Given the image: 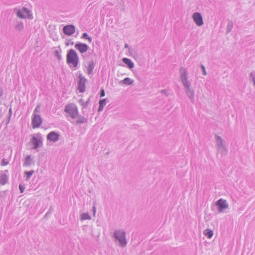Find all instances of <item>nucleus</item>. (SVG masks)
<instances>
[{
	"label": "nucleus",
	"instance_id": "obj_20",
	"mask_svg": "<svg viewBox=\"0 0 255 255\" xmlns=\"http://www.w3.org/2000/svg\"><path fill=\"white\" fill-rule=\"evenodd\" d=\"M134 82L133 80L131 79L130 78L128 77H127L123 79V80H121L120 82V84H125L126 85H130L133 84Z\"/></svg>",
	"mask_w": 255,
	"mask_h": 255
},
{
	"label": "nucleus",
	"instance_id": "obj_9",
	"mask_svg": "<svg viewBox=\"0 0 255 255\" xmlns=\"http://www.w3.org/2000/svg\"><path fill=\"white\" fill-rule=\"evenodd\" d=\"M33 117L32 118V126L33 128H39L42 123V119L41 116L39 115H37L36 114H33Z\"/></svg>",
	"mask_w": 255,
	"mask_h": 255
},
{
	"label": "nucleus",
	"instance_id": "obj_6",
	"mask_svg": "<svg viewBox=\"0 0 255 255\" xmlns=\"http://www.w3.org/2000/svg\"><path fill=\"white\" fill-rule=\"evenodd\" d=\"M78 78L77 90L80 93H84L86 90L85 85L87 80L81 73L79 74Z\"/></svg>",
	"mask_w": 255,
	"mask_h": 255
},
{
	"label": "nucleus",
	"instance_id": "obj_24",
	"mask_svg": "<svg viewBox=\"0 0 255 255\" xmlns=\"http://www.w3.org/2000/svg\"><path fill=\"white\" fill-rule=\"evenodd\" d=\"M203 234L208 238L211 239L213 236V231L211 229H207L204 231Z\"/></svg>",
	"mask_w": 255,
	"mask_h": 255
},
{
	"label": "nucleus",
	"instance_id": "obj_47",
	"mask_svg": "<svg viewBox=\"0 0 255 255\" xmlns=\"http://www.w3.org/2000/svg\"><path fill=\"white\" fill-rule=\"evenodd\" d=\"M10 119H8V118H7V120L6 121V125H7V124L9 123Z\"/></svg>",
	"mask_w": 255,
	"mask_h": 255
},
{
	"label": "nucleus",
	"instance_id": "obj_41",
	"mask_svg": "<svg viewBox=\"0 0 255 255\" xmlns=\"http://www.w3.org/2000/svg\"><path fill=\"white\" fill-rule=\"evenodd\" d=\"M3 95V90L1 87H0V98Z\"/></svg>",
	"mask_w": 255,
	"mask_h": 255
},
{
	"label": "nucleus",
	"instance_id": "obj_49",
	"mask_svg": "<svg viewBox=\"0 0 255 255\" xmlns=\"http://www.w3.org/2000/svg\"><path fill=\"white\" fill-rule=\"evenodd\" d=\"M252 79H253V81H254V83H255V77H253V78H252Z\"/></svg>",
	"mask_w": 255,
	"mask_h": 255
},
{
	"label": "nucleus",
	"instance_id": "obj_44",
	"mask_svg": "<svg viewBox=\"0 0 255 255\" xmlns=\"http://www.w3.org/2000/svg\"><path fill=\"white\" fill-rule=\"evenodd\" d=\"M125 48H129V47L127 43H126L125 44Z\"/></svg>",
	"mask_w": 255,
	"mask_h": 255
},
{
	"label": "nucleus",
	"instance_id": "obj_29",
	"mask_svg": "<svg viewBox=\"0 0 255 255\" xmlns=\"http://www.w3.org/2000/svg\"><path fill=\"white\" fill-rule=\"evenodd\" d=\"M16 14L17 17L20 18H25L27 16L25 15V14L20 10H17L16 12Z\"/></svg>",
	"mask_w": 255,
	"mask_h": 255
},
{
	"label": "nucleus",
	"instance_id": "obj_5",
	"mask_svg": "<svg viewBox=\"0 0 255 255\" xmlns=\"http://www.w3.org/2000/svg\"><path fill=\"white\" fill-rule=\"evenodd\" d=\"M30 142L33 145V149H37L42 146V137L40 133L36 134V136H33L30 139Z\"/></svg>",
	"mask_w": 255,
	"mask_h": 255
},
{
	"label": "nucleus",
	"instance_id": "obj_39",
	"mask_svg": "<svg viewBox=\"0 0 255 255\" xmlns=\"http://www.w3.org/2000/svg\"><path fill=\"white\" fill-rule=\"evenodd\" d=\"M104 107V106L99 105L98 111L99 112L102 111L103 110Z\"/></svg>",
	"mask_w": 255,
	"mask_h": 255
},
{
	"label": "nucleus",
	"instance_id": "obj_35",
	"mask_svg": "<svg viewBox=\"0 0 255 255\" xmlns=\"http://www.w3.org/2000/svg\"><path fill=\"white\" fill-rule=\"evenodd\" d=\"M100 95L101 97H103L105 96V92L103 89H101L100 92Z\"/></svg>",
	"mask_w": 255,
	"mask_h": 255
},
{
	"label": "nucleus",
	"instance_id": "obj_27",
	"mask_svg": "<svg viewBox=\"0 0 255 255\" xmlns=\"http://www.w3.org/2000/svg\"><path fill=\"white\" fill-rule=\"evenodd\" d=\"M34 170H31L29 171H25L24 172V175L26 176V180L28 181L34 173Z\"/></svg>",
	"mask_w": 255,
	"mask_h": 255
},
{
	"label": "nucleus",
	"instance_id": "obj_30",
	"mask_svg": "<svg viewBox=\"0 0 255 255\" xmlns=\"http://www.w3.org/2000/svg\"><path fill=\"white\" fill-rule=\"evenodd\" d=\"M109 102V100L106 98V99H101L100 100L99 102V104L100 105H101V106H105L106 104V102Z\"/></svg>",
	"mask_w": 255,
	"mask_h": 255
},
{
	"label": "nucleus",
	"instance_id": "obj_40",
	"mask_svg": "<svg viewBox=\"0 0 255 255\" xmlns=\"http://www.w3.org/2000/svg\"><path fill=\"white\" fill-rule=\"evenodd\" d=\"M65 44H66V45L67 46L69 45V44L73 45L74 44V42L73 41H71L70 40H69Z\"/></svg>",
	"mask_w": 255,
	"mask_h": 255
},
{
	"label": "nucleus",
	"instance_id": "obj_11",
	"mask_svg": "<svg viewBox=\"0 0 255 255\" xmlns=\"http://www.w3.org/2000/svg\"><path fill=\"white\" fill-rule=\"evenodd\" d=\"M60 134L57 132L52 131L50 132L46 136L48 141L55 142L59 139Z\"/></svg>",
	"mask_w": 255,
	"mask_h": 255
},
{
	"label": "nucleus",
	"instance_id": "obj_8",
	"mask_svg": "<svg viewBox=\"0 0 255 255\" xmlns=\"http://www.w3.org/2000/svg\"><path fill=\"white\" fill-rule=\"evenodd\" d=\"M215 136L216 140L218 150H222L221 153L224 154H226L227 153V150L225 148V146L223 144V139L221 138V136L217 134H216Z\"/></svg>",
	"mask_w": 255,
	"mask_h": 255
},
{
	"label": "nucleus",
	"instance_id": "obj_7",
	"mask_svg": "<svg viewBox=\"0 0 255 255\" xmlns=\"http://www.w3.org/2000/svg\"><path fill=\"white\" fill-rule=\"evenodd\" d=\"M215 205L218 207L219 213H222L224 211L229 208V204L226 200L222 198L219 199L215 203Z\"/></svg>",
	"mask_w": 255,
	"mask_h": 255
},
{
	"label": "nucleus",
	"instance_id": "obj_22",
	"mask_svg": "<svg viewBox=\"0 0 255 255\" xmlns=\"http://www.w3.org/2000/svg\"><path fill=\"white\" fill-rule=\"evenodd\" d=\"M21 10L23 11L24 14L26 13L27 14L26 16L28 18L30 19L33 18L32 14L31 13V11L28 8L24 7Z\"/></svg>",
	"mask_w": 255,
	"mask_h": 255
},
{
	"label": "nucleus",
	"instance_id": "obj_1",
	"mask_svg": "<svg viewBox=\"0 0 255 255\" xmlns=\"http://www.w3.org/2000/svg\"><path fill=\"white\" fill-rule=\"evenodd\" d=\"M66 62L70 66L71 64L74 68H76L78 66L79 62V58L75 50L71 49L68 51L66 55Z\"/></svg>",
	"mask_w": 255,
	"mask_h": 255
},
{
	"label": "nucleus",
	"instance_id": "obj_14",
	"mask_svg": "<svg viewBox=\"0 0 255 255\" xmlns=\"http://www.w3.org/2000/svg\"><path fill=\"white\" fill-rule=\"evenodd\" d=\"M186 94L192 103L194 101V91L190 87L185 89Z\"/></svg>",
	"mask_w": 255,
	"mask_h": 255
},
{
	"label": "nucleus",
	"instance_id": "obj_15",
	"mask_svg": "<svg viewBox=\"0 0 255 255\" xmlns=\"http://www.w3.org/2000/svg\"><path fill=\"white\" fill-rule=\"evenodd\" d=\"M122 61L127 65L128 68L132 69L134 67V64L131 59L128 58H123Z\"/></svg>",
	"mask_w": 255,
	"mask_h": 255
},
{
	"label": "nucleus",
	"instance_id": "obj_52",
	"mask_svg": "<svg viewBox=\"0 0 255 255\" xmlns=\"http://www.w3.org/2000/svg\"><path fill=\"white\" fill-rule=\"evenodd\" d=\"M254 84L255 85V83H254Z\"/></svg>",
	"mask_w": 255,
	"mask_h": 255
},
{
	"label": "nucleus",
	"instance_id": "obj_19",
	"mask_svg": "<svg viewBox=\"0 0 255 255\" xmlns=\"http://www.w3.org/2000/svg\"><path fill=\"white\" fill-rule=\"evenodd\" d=\"M78 118L77 120L75 122L76 125H79L81 124H84L86 123L88 121L87 119L84 118L83 116H82L81 115H79L78 114V116L77 117Z\"/></svg>",
	"mask_w": 255,
	"mask_h": 255
},
{
	"label": "nucleus",
	"instance_id": "obj_2",
	"mask_svg": "<svg viewBox=\"0 0 255 255\" xmlns=\"http://www.w3.org/2000/svg\"><path fill=\"white\" fill-rule=\"evenodd\" d=\"M126 232L123 230H115L113 233V237L118 241L121 247H125L127 244L126 239Z\"/></svg>",
	"mask_w": 255,
	"mask_h": 255
},
{
	"label": "nucleus",
	"instance_id": "obj_13",
	"mask_svg": "<svg viewBox=\"0 0 255 255\" xmlns=\"http://www.w3.org/2000/svg\"><path fill=\"white\" fill-rule=\"evenodd\" d=\"M75 48L80 53H84L87 51L89 47L86 43L79 42L75 44Z\"/></svg>",
	"mask_w": 255,
	"mask_h": 255
},
{
	"label": "nucleus",
	"instance_id": "obj_42",
	"mask_svg": "<svg viewBox=\"0 0 255 255\" xmlns=\"http://www.w3.org/2000/svg\"><path fill=\"white\" fill-rule=\"evenodd\" d=\"M90 101V97L85 102V106L86 107L88 105Z\"/></svg>",
	"mask_w": 255,
	"mask_h": 255
},
{
	"label": "nucleus",
	"instance_id": "obj_31",
	"mask_svg": "<svg viewBox=\"0 0 255 255\" xmlns=\"http://www.w3.org/2000/svg\"><path fill=\"white\" fill-rule=\"evenodd\" d=\"M19 189L20 190V193H22L24 192V189H25L24 185H23L22 184H20L19 185Z\"/></svg>",
	"mask_w": 255,
	"mask_h": 255
},
{
	"label": "nucleus",
	"instance_id": "obj_46",
	"mask_svg": "<svg viewBox=\"0 0 255 255\" xmlns=\"http://www.w3.org/2000/svg\"><path fill=\"white\" fill-rule=\"evenodd\" d=\"M96 209L95 207V206H93V208H92V210H93V212H94V214H95V212H96Z\"/></svg>",
	"mask_w": 255,
	"mask_h": 255
},
{
	"label": "nucleus",
	"instance_id": "obj_23",
	"mask_svg": "<svg viewBox=\"0 0 255 255\" xmlns=\"http://www.w3.org/2000/svg\"><path fill=\"white\" fill-rule=\"evenodd\" d=\"M54 55L57 58L58 61L62 59L61 49L60 47H58V49L55 50Z\"/></svg>",
	"mask_w": 255,
	"mask_h": 255
},
{
	"label": "nucleus",
	"instance_id": "obj_33",
	"mask_svg": "<svg viewBox=\"0 0 255 255\" xmlns=\"http://www.w3.org/2000/svg\"><path fill=\"white\" fill-rule=\"evenodd\" d=\"M8 164V161H6V160L4 158H3L1 160L0 164L1 166H5V165H7Z\"/></svg>",
	"mask_w": 255,
	"mask_h": 255
},
{
	"label": "nucleus",
	"instance_id": "obj_4",
	"mask_svg": "<svg viewBox=\"0 0 255 255\" xmlns=\"http://www.w3.org/2000/svg\"><path fill=\"white\" fill-rule=\"evenodd\" d=\"M180 72L181 80L185 87V89L190 88L191 87V83L188 80V73L186 69L184 67H181L180 68Z\"/></svg>",
	"mask_w": 255,
	"mask_h": 255
},
{
	"label": "nucleus",
	"instance_id": "obj_17",
	"mask_svg": "<svg viewBox=\"0 0 255 255\" xmlns=\"http://www.w3.org/2000/svg\"><path fill=\"white\" fill-rule=\"evenodd\" d=\"M33 163V159L31 158L30 155H27L24 159L23 166H29Z\"/></svg>",
	"mask_w": 255,
	"mask_h": 255
},
{
	"label": "nucleus",
	"instance_id": "obj_10",
	"mask_svg": "<svg viewBox=\"0 0 255 255\" xmlns=\"http://www.w3.org/2000/svg\"><path fill=\"white\" fill-rule=\"evenodd\" d=\"M192 18L194 22L197 25L201 26L203 25L204 22L202 16L200 12H196L193 14Z\"/></svg>",
	"mask_w": 255,
	"mask_h": 255
},
{
	"label": "nucleus",
	"instance_id": "obj_38",
	"mask_svg": "<svg viewBox=\"0 0 255 255\" xmlns=\"http://www.w3.org/2000/svg\"><path fill=\"white\" fill-rule=\"evenodd\" d=\"M88 37H89V35H88V34H87V33L85 32V33H83L82 34V38H85V39H87L88 38Z\"/></svg>",
	"mask_w": 255,
	"mask_h": 255
},
{
	"label": "nucleus",
	"instance_id": "obj_16",
	"mask_svg": "<svg viewBox=\"0 0 255 255\" xmlns=\"http://www.w3.org/2000/svg\"><path fill=\"white\" fill-rule=\"evenodd\" d=\"M8 176L5 173H2L0 175V184L5 185L8 182Z\"/></svg>",
	"mask_w": 255,
	"mask_h": 255
},
{
	"label": "nucleus",
	"instance_id": "obj_50",
	"mask_svg": "<svg viewBox=\"0 0 255 255\" xmlns=\"http://www.w3.org/2000/svg\"><path fill=\"white\" fill-rule=\"evenodd\" d=\"M4 172H8V170H5L4 171Z\"/></svg>",
	"mask_w": 255,
	"mask_h": 255
},
{
	"label": "nucleus",
	"instance_id": "obj_43",
	"mask_svg": "<svg viewBox=\"0 0 255 255\" xmlns=\"http://www.w3.org/2000/svg\"><path fill=\"white\" fill-rule=\"evenodd\" d=\"M90 42H92V39L91 37L89 36L87 39Z\"/></svg>",
	"mask_w": 255,
	"mask_h": 255
},
{
	"label": "nucleus",
	"instance_id": "obj_26",
	"mask_svg": "<svg viewBox=\"0 0 255 255\" xmlns=\"http://www.w3.org/2000/svg\"><path fill=\"white\" fill-rule=\"evenodd\" d=\"M80 219L81 220H91V217L87 212L82 214L81 215Z\"/></svg>",
	"mask_w": 255,
	"mask_h": 255
},
{
	"label": "nucleus",
	"instance_id": "obj_34",
	"mask_svg": "<svg viewBox=\"0 0 255 255\" xmlns=\"http://www.w3.org/2000/svg\"><path fill=\"white\" fill-rule=\"evenodd\" d=\"M201 69H202V72H203V74L204 75H207V72H206V71L205 67L202 64L201 65Z\"/></svg>",
	"mask_w": 255,
	"mask_h": 255
},
{
	"label": "nucleus",
	"instance_id": "obj_18",
	"mask_svg": "<svg viewBox=\"0 0 255 255\" xmlns=\"http://www.w3.org/2000/svg\"><path fill=\"white\" fill-rule=\"evenodd\" d=\"M95 64L93 61L89 62L87 66V74L88 75L92 74L93 73V69L95 67Z\"/></svg>",
	"mask_w": 255,
	"mask_h": 255
},
{
	"label": "nucleus",
	"instance_id": "obj_28",
	"mask_svg": "<svg viewBox=\"0 0 255 255\" xmlns=\"http://www.w3.org/2000/svg\"><path fill=\"white\" fill-rule=\"evenodd\" d=\"M53 210H54V208L53 207V206L51 205L49 207L48 211L44 215V218L47 219V218H48L51 215Z\"/></svg>",
	"mask_w": 255,
	"mask_h": 255
},
{
	"label": "nucleus",
	"instance_id": "obj_21",
	"mask_svg": "<svg viewBox=\"0 0 255 255\" xmlns=\"http://www.w3.org/2000/svg\"><path fill=\"white\" fill-rule=\"evenodd\" d=\"M15 29L16 31L20 32L24 29V25L22 22L18 21L15 26Z\"/></svg>",
	"mask_w": 255,
	"mask_h": 255
},
{
	"label": "nucleus",
	"instance_id": "obj_32",
	"mask_svg": "<svg viewBox=\"0 0 255 255\" xmlns=\"http://www.w3.org/2000/svg\"><path fill=\"white\" fill-rule=\"evenodd\" d=\"M79 103L83 106V108H86L85 106V102L83 99H80L78 101Z\"/></svg>",
	"mask_w": 255,
	"mask_h": 255
},
{
	"label": "nucleus",
	"instance_id": "obj_25",
	"mask_svg": "<svg viewBox=\"0 0 255 255\" xmlns=\"http://www.w3.org/2000/svg\"><path fill=\"white\" fill-rule=\"evenodd\" d=\"M233 22L231 20L228 19V24L226 28V34L229 33L233 29Z\"/></svg>",
	"mask_w": 255,
	"mask_h": 255
},
{
	"label": "nucleus",
	"instance_id": "obj_51",
	"mask_svg": "<svg viewBox=\"0 0 255 255\" xmlns=\"http://www.w3.org/2000/svg\"><path fill=\"white\" fill-rule=\"evenodd\" d=\"M109 154V152H107L106 153V154Z\"/></svg>",
	"mask_w": 255,
	"mask_h": 255
},
{
	"label": "nucleus",
	"instance_id": "obj_45",
	"mask_svg": "<svg viewBox=\"0 0 255 255\" xmlns=\"http://www.w3.org/2000/svg\"><path fill=\"white\" fill-rule=\"evenodd\" d=\"M251 78H253V77H254V74H253V72H251L250 73V75Z\"/></svg>",
	"mask_w": 255,
	"mask_h": 255
},
{
	"label": "nucleus",
	"instance_id": "obj_48",
	"mask_svg": "<svg viewBox=\"0 0 255 255\" xmlns=\"http://www.w3.org/2000/svg\"><path fill=\"white\" fill-rule=\"evenodd\" d=\"M38 108V106H37L36 107V108H35V109L34 110V113H35V112H36L37 111V108Z\"/></svg>",
	"mask_w": 255,
	"mask_h": 255
},
{
	"label": "nucleus",
	"instance_id": "obj_3",
	"mask_svg": "<svg viewBox=\"0 0 255 255\" xmlns=\"http://www.w3.org/2000/svg\"><path fill=\"white\" fill-rule=\"evenodd\" d=\"M65 112L68 113L72 119L76 118L79 113L77 106L74 104L66 105Z\"/></svg>",
	"mask_w": 255,
	"mask_h": 255
},
{
	"label": "nucleus",
	"instance_id": "obj_37",
	"mask_svg": "<svg viewBox=\"0 0 255 255\" xmlns=\"http://www.w3.org/2000/svg\"><path fill=\"white\" fill-rule=\"evenodd\" d=\"M12 109L10 108L8 110V119H10L11 115H12Z\"/></svg>",
	"mask_w": 255,
	"mask_h": 255
},
{
	"label": "nucleus",
	"instance_id": "obj_12",
	"mask_svg": "<svg viewBox=\"0 0 255 255\" xmlns=\"http://www.w3.org/2000/svg\"><path fill=\"white\" fill-rule=\"evenodd\" d=\"M63 33L67 35H71L75 32V27L73 24H68L63 28Z\"/></svg>",
	"mask_w": 255,
	"mask_h": 255
},
{
	"label": "nucleus",
	"instance_id": "obj_36",
	"mask_svg": "<svg viewBox=\"0 0 255 255\" xmlns=\"http://www.w3.org/2000/svg\"><path fill=\"white\" fill-rule=\"evenodd\" d=\"M160 93L164 94L166 97L168 96V94L167 93V92L165 90H161L160 91Z\"/></svg>",
	"mask_w": 255,
	"mask_h": 255
}]
</instances>
